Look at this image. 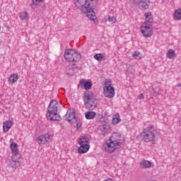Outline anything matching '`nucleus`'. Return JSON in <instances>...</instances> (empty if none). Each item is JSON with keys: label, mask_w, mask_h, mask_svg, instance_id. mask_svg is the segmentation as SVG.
<instances>
[{"label": "nucleus", "mask_w": 181, "mask_h": 181, "mask_svg": "<svg viewBox=\"0 0 181 181\" xmlns=\"http://www.w3.org/2000/svg\"><path fill=\"white\" fill-rule=\"evenodd\" d=\"M98 1V0H74V4L76 8L81 9V12L86 15L90 21L95 22L97 16L93 11V6H95Z\"/></svg>", "instance_id": "1"}, {"label": "nucleus", "mask_w": 181, "mask_h": 181, "mask_svg": "<svg viewBox=\"0 0 181 181\" xmlns=\"http://www.w3.org/2000/svg\"><path fill=\"white\" fill-rule=\"evenodd\" d=\"M124 142L125 138L121 134L117 132L113 133L104 145L105 151L107 153H112L117 149L122 148Z\"/></svg>", "instance_id": "2"}, {"label": "nucleus", "mask_w": 181, "mask_h": 181, "mask_svg": "<svg viewBox=\"0 0 181 181\" xmlns=\"http://www.w3.org/2000/svg\"><path fill=\"white\" fill-rule=\"evenodd\" d=\"M141 138L146 144H156L158 142V129L153 126L145 127L141 133Z\"/></svg>", "instance_id": "3"}, {"label": "nucleus", "mask_w": 181, "mask_h": 181, "mask_svg": "<svg viewBox=\"0 0 181 181\" xmlns=\"http://www.w3.org/2000/svg\"><path fill=\"white\" fill-rule=\"evenodd\" d=\"M57 108H59V103L57 100H52L47 109V119H49V121H57L59 119Z\"/></svg>", "instance_id": "4"}, {"label": "nucleus", "mask_w": 181, "mask_h": 181, "mask_svg": "<svg viewBox=\"0 0 181 181\" xmlns=\"http://www.w3.org/2000/svg\"><path fill=\"white\" fill-rule=\"evenodd\" d=\"M83 100L85 103V107L87 108V110H95V108H97L98 100H97L93 93H85Z\"/></svg>", "instance_id": "5"}, {"label": "nucleus", "mask_w": 181, "mask_h": 181, "mask_svg": "<svg viewBox=\"0 0 181 181\" xmlns=\"http://www.w3.org/2000/svg\"><path fill=\"white\" fill-rule=\"evenodd\" d=\"M64 57L66 62L69 63H77L81 60V54L73 49H66Z\"/></svg>", "instance_id": "6"}, {"label": "nucleus", "mask_w": 181, "mask_h": 181, "mask_svg": "<svg viewBox=\"0 0 181 181\" xmlns=\"http://www.w3.org/2000/svg\"><path fill=\"white\" fill-rule=\"evenodd\" d=\"M103 95L106 98H114L115 97V88L112 86V81L110 79H106L104 83Z\"/></svg>", "instance_id": "7"}, {"label": "nucleus", "mask_w": 181, "mask_h": 181, "mask_svg": "<svg viewBox=\"0 0 181 181\" xmlns=\"http://www.w3.org/2000/svg\"><path fill=\"white\" fill-rule=\"evenodd\" d=\"M141 32L144 37H152L153 35V25L151 21H145L141 25Z\"/></svg>", "instance_id": "8"}, {"label": "nucleus", "mask_w": 181, "mask_h": 181, "mask_svg": "<svg viewBox=\"0 0 181 181\" xmlns=\"http://www.w3.org/2000/svg\"><path fill=\"white\" fill-rule=\"evenodd\" d=\"M80 146L78 148L79 153H87L90 151V139L87 136H81L78 141Z\"/></svg>", "instance_id": "9"}, {"label": "nucleus", "mask_w": 181, "mask_h": 181, "mask_svg": "<svg viewBox=\"0 0 181 181\" xmlns=\"http://www.w3.org/2000/svg\"><path fill=\"white\" fill-rule=\"evenodd\" d=\"M50 141H52V136L49 133L40 135L37 139V142L39 145H46Z\"/></svg>", "instance_id": "10"}, {"label": "nucleus", "mask_w": 181, "mask_h": 181, "mask_svg": "<svg viewBox=\"0 0 181 181\" xmlns=\"http://www.w3.org/2000/svg\"><path fill=\"white\" fill-rule=\"evenodd\" d=\"M65 119H66L69 124L76 122V112L73 109H69L65 115Z\"/></svg>", "instance_id": "11"}, {"label": "nucleus", "mask_w": 181, "mask_h": 181, "mask_svg": "<svg viewBox=\"0 0 181 181\" xmlns=\"http://www.w3.org/2000/svg\"><path fill=\"white\" fill-rule=\"evenodd\" d=\"M153 163L148 160L141 159L139 162L141 169H151V168H153Z\"/></svg>", "instance_id": "12"}, {"label": "nucleus", "mask_w": 181, "mask_h": 181, "mask_svg": "<svg viewBox=\"0 0 181 181\" xmlns=\"http://www.w3.org/2000/svg\"><path fill=\"white\" fill-rule=\"evenodd\" d=\"M149 4H151L149 0H140L137 4H139V9L146 11L149 8Z\"/></svg>", "instance_id": "13"}, {"label": "nucleus", "mask_w": 181, "mask_h": 181, "mask_svg": "<svg viewBox=\"0 0 181 181\" xmlns=\"http://www.w3.org/2000/svg\"><path fill=\"white\" fill-rule=\"evenodd\" d=\"M10 149L11 151L12 156H18L19 155V148L18 144L13 142L10 144Z\"/></svg>", "instance_id": "14"}, {"label": "nucleus", "mask_w": 181, "mask_h": 181, "mask_svg": "<svg viewBox=\"0 0 181 181\" xmlns=\"http://www.w3.org/2000/svg\"><path fill=\"white\" fill-rule=\"evenodd\" d=\"M12 127H13V122L12 120H7L3 122V132H8Z\"/></svg>", "instance_id": "15"}, {"label": "nucleus", "mask_w": 181, "mask_h": 181, "mask_svg": "<svg viewBox=\"0 0 181 181\" xmlns=\"http://www.w3.org/2000/svg\"><path fill=\"white\" fill-rule=\"evenodd\" d=\"M121 116H119V113H115L112 115V125H117V124H119L121 122Z\"/></svg>", "instance_id": "16"}, {"label": "nucleus", "mask_w": 181, "mask_h": 181, "mask_svg": "<svg viewBox=\"0 0 181 181\" xmlns=\"http://www.w3.org/2000/svg\"><path fill=\"white\" fill-rule=\"evenodd\" d=\"M19 163V160H18V156H11V159L8 160V166L11 168H16V165Z\"/></svg>", "instance_id": "17"}, {"label": "nucleus", "mask_w": 181, "mask_h": 181, "mask_svg": "<svg viewBox=\"0 0 181 181\" xmlns=\"http://www.w3.org/2000/svg\"><path fill=\"white\" fill-rule=\"evenodd\" d=\"M97 115L95 112L88 111L85 113V118L86 119H94Z\"/></svg>", "instance_id": "18"}, {"label": "nucleus", "mask_w": 181, "mask_h": 181, "mask_svg": "<svg viewBox=\"0 0 181 181\" xmlns=\"http://www.w3.org/2000/svg\"><path fill=\"white\" fill-rule=\"evenodd\" d=\"M18 80H19V75H18V74H12L8 78L9 83H12L13 84L16 83Z\"/></svg>", "instance_id": "19"}, {"label": "nucleus", "mask_w": 181, "mask_h": 181, "mask_svg": "<svg viewBox=\"0 0 181 181\" xmlns=\"http://www.w3.org/2000/svg\"><path fill=\"white\" fill-rule=\"evenodd\" d=\"M166 57L170 59H174L176 57V52L173 49H170L166 53Z\"/></svg>", "instance_id": "20"}, {"label": "nucleus", "mask_w": 181, "mask_h": 181, "mask_svg": "<svg viewBox=\"0 0 181 181\" xmlns=\"http://www.w3.org/2000/svg\"><path fill=\"white\" fill-rule=\"evenodd\" d=\"M93 58L95 59V60H97L98 62H104V60H106L107 58H105V55H104V54H95L93 56Z\"/></svg>", "instance_id": "21"}, {"label": "nucleus", "mask_w": 181, "mask_h": 181, "mask_svg": "<svg viewBox=\"0 0 181 181\" xmlns=\"http://www.w3.org/2000/svg\"><path fill=\"white\" fill-rule=\"evenodd\" d=\"M174 21H181V9L177 8L174 12Z\"/></svg>", "instance_id": "22"}, {"label": "nucleus", "mask_w": 181, "mask_h": 181, "mask_svg": "<svg viewBox=\"0 0 181 181\" xmlns=\"http://www.w3.org/2000/svg\"><path fill=\"white\" fill-rule=\"evenodd\" d=\"M132 57H134V59H136V60H141V59H142V54H141V52L138 51H135L132 54Z\"/></svg>", "instance_id": "23"}, {"label": "nucleus", "mask_w": 181, "mask_h": 181, "mask_svg": "<svg viewBox=\"0 0 181 181\" xmlns=\"http://www.w3.org/2000/svg\"><path fill=\"white\" fill-rule=\"evenodd\" d=\"M45 0H33L32 4H31V8L33 9H35L39 4L43 2Z\"/></svg>", "instance_id": "24"}, {"label": "nucleus", "mask_w": 181, "mask_h": 181, "mask_svg": "<svg viewBox=\"0 0 181 181\" xmlns=\"http://www.w3.org/2000/svg\"><path fill=\"white\" fill-rule=\"evenodd\" d=\"M29 18V14L26 11H23L20 13V19L21 21H25V19H28Z\"/></svg>", "instance_id": "25"}, {"label": "nucleus", "mask_w": 181, "mask_h": 181, "mask_svg": "<svg viewBox=\"0 0 181 181\" xmlns=\"http://www.w3.org/2000/svg\"><path fill=\"white\" fill-rule=\"evenodd\" d=\"M144 18H145L146 22H151L150 21L153 18L152 13L151 12L145 13Z\"/></svg>", "instance_id": "26"}, {"label": "nucleus", "mask_w": 181, "mask_h": 181, "mask_svg": "<svg viewBox=\"0 0 181 181\" xmlns=\"http://www.w3.org/2000/svg\"><path fill=\"white\" fill-rule=\"evenodd\" d=\"M83 87L85 90H90L93 87V83L91 82H85L83 83Z\"/></svg>", "instance_id": "27"}, {"label": "nucleus", "mask_w": 181, "mask_h": 181, "mask_svg": "<svg viewBox=\"0 0 181 181\" xmlns=\"http://www.w3.org/2000/svg\"><path fill=\"white\" fill-rule=\"evenodd\" d=\"M110 23H115L117 22V17L110 16L107 19Z\"/></svg>", "instance_id": "28"}, {"label": "nucleus", "mask_w": 181, "mask_h": 181, "mask_svg": "<svg viewBox=\"0 0 181 181\" xmlns=\"http://www.w3.org/2000/svg\"><path fill=\"white\" fill-rule=\"evenodd\" d=\"M66 74H68V76H73V74H74V70H73V69H70L69 66L68 68H66Z\"/></svg>", "instance_id": "29"}, {"label": "nucleus", "mask_w": 181, "mask_h": 181, "mask_svg": "<svg viewBox=\"0 0 181 181\" xmlns=\"http://www.w3.org/2000/svg\"><path fill=\"white\" fill-rule=\"evenodd\" d=\"M102 128L104 131H108V126H107L106 124H103L102 126Z\"/></svg>", "instance_id": "30"}, {"label": "nucleus", "mask_w": 181, "mask_h": 181, "mask_svg": "<svg viewBox=\"0 0 181 181\" xmlns=\"http://www.w3.org/2000/svg\"><path fill=\"white\" fill-rule=\"evenodd\" d=\"M132 4H134V5H136L139 4V2L141 1V0H131Z\"/></svg>", "instance_id": "31"}, {"label": "nucleus", "mask_w": 181, "mask_h": 181, "mask_svg": "<svg viewBox=\"0 0 181 181\" xmlns=\"http://www.w3.org/2000/svg\"><path fill=\"white\" fill-rule=\"evenodd\" d=\"M138 98L139 100H144V98H145V96H144V94H140L138 95Z\"/></svg>", "instance_id": "32"}, {"label": "nucleus", "mask_w": 181, "mask_h": 181, "mask_svg": "<svg viewBox=\"0 0 181 181\" xmlns=\"http://www.w3.org/2000/svg\"><path fill=\"white\" fill-rule=\"evenodd\" d=\"M81 127V123L78 122L76 124V128H80Z\"/></svg>", "instance_id": "33"}]
</instances>
